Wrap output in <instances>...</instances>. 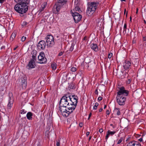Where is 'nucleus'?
<instances>
[{
  "label": "nucleus",
  "instance_id": "obj_15",
  "mask_svg": "<svg viewBox=\"0 0 146 146\" xmlns=\"http://www.w3.org/2000/svg\"><path fill=\"white\" fill-rule=\"evenodd\" d=\"M79 3L78 0H74V6L75 7V10L76 11H80V9L79 7Z\"/></svg>",
  "mask_w": 146,
  "mask_h": 146
},
{
  "label": "nucleus",
  "instance_id": "obj_47",
  "mask_svg": "<svg viewBox=\"0 0 146 146\" xmlns=\"http://www.w3.org/2000/svg\"><path fill=\"white\" fill-rule=\"evenodd\" d=\"M5 0H0V3H2L5 1Z\"/></svg>",
  "mask_w": 146,
  "mask_h": 146
},
{
  "label": "nucleus",
  "instance_id": "obj_29",
  "mask_svg": "<svg viewBox=\"0 0 146 146\" xmlns=\"http://www.w3.org/2000/svg\"><path fill=\"white\" fill-rule=\"evenodd\" d=\"M27 24V23L25 21H24L22 23V25L23 27H25Z\"/></svg>",
  "mask_w": 146,
  "mask_h": 146
},
{
  "label": "nucleus",
  "instance_id": "obj_10",
  "mask_svg": "<svg viewBox=\"0 0 146 146\" xmlns=\"http://www.w3.org/2000/svg\"><path fill=\"white\" fill-rule=\"evenodd\" d=\"M117 101L118 104L120 106H123L125 104L126 98L124 96H117L116 97Z\"/></svg>",
  "mask_w": 146,
  "mask_h": 146
},
{
  "label": "nucleus",
  "instance_id": "obj_44",
  "mask_svg": "<svg viewBox=\"0 0 146 146\" xmlns=\"http://www.w3.org/2000/svg\"><path fill=\"white\" fill-rule=\"evenodd\" d=\"M95 94L97 95H98V90L97 89L95 90Z\"/></svg>",
  "mask_w": 146,
  "mask_h": 146
},
{
  "label": "nucleus",
  "instance_id": "obj_50",
  "mask_svg": "<svg viewBox=\"0 0 146 146\" xmlns=\"http://www.w3.org/2000/svg\"><path fill=\"white\" fill-rule=\"evenodd\" d=\"M99 105V104L98 103V102H96L95 104V106H98Z\"/></svg>",
  "mask_w": 146,
  "mask_h": 146
},
{
  "label": "nucleus",
  "instance_id": "obj_64",
  "mask_svg": "<svg viewBox=\"0 0 146 146\" xmlns=\"http://www.w3.org/2000/svg\"><path fill=\"white\" fill-rule=\"evenodd\" d=\"M37 146H41L40 145H38Z\"/></svg>",
  "mask_w": 146,
  "mask_h": 146
},
{
  "label": "nucleus",
  "instance_id": "obj_57",
  "mask_svg": "<svg viewBox=\"0 0 146 146\" xmlns=\"http://www.w3.org/2000/svg\"><path fill=\"white\" fill-rule=\"evenodd\" d=\"M5 48V47H4V46H2L1 48V49H3V48Z\"/></svg>",
  "mask_w": 146,
  "mask_h": 146
},
{
  "label": "nucleus",
  "instance_id": "obj_21",
  "mask_svg": "<svg viewBox=\"0 0 146 146\" xmlns=\"http://www.w3.org/2000/svg\"><path fill=\"white\" fill-rule=\"evenodd\" d=\"M33 113L31 112H29L27 113L26 117L27 119L29 120H32V116Z\"/></svg>",
  "mask_w": 146,
  "mask_h": 146
},
{
  "label": "nucleus",
  "instance_id": "obj_4",
  "mask_svg": "<svg viewBox=\"0 0 146 146\" xmlns=\"http://www.w3.org/2000/svg\"><path fill=\"white\" fill-rule=\"evenodd\" d=\"M99 3L98 2H91L88 5L86 10V13L88 15H91L94 12Z\"/></svg>",
  "mask_w": 146,
  "mask_h": 146
},
{
  "label": "nucleus",
  "instance_id": "obj_27",
  "mask_svg": "<svg viewBox=\"0 0 146 146\" xmlns=\"http://www.w3.org/2000/svg\"><path fill=\"white\" fill-rule=\"evenodd\" d=\"M38 59L40 61V63H41V62H42V58H41L40 53L39 55L38 56Z\"/></svg>",
  "mask_w": 146,
  "mask_h": 146
},
{
  "label": "nucleus",
  "instance_id": "obj_18",
  "mask_svg": "<svg viewBox=\"0 0 146 146\" xmlns=\"http://www.w3.org/2000/svg\"><path fill=\"white\" fill-rule=\"evenodd\" d=\"M22 85L23 88H25L27 85L26 78L25 77L23 78L21 81Z\"/></svg>",
  "mask_w": 146,
  "mask_h": 146
},
{
  "label": "nucleus",
  "instance_id": "obj_3",
  "mask_svg": "<svg viewBox=\"0 0 146 146\" xmlns=\"http://www.w3.org/2000/svg\"><path fill=\"white\" fill-rule=\"evenodd\" d=\"M99 3L98 2H91L88 5L86 10V13L88 15H91L94 12Z\"/></svg>",
  "mask_w": 146,
  "mask_h": 146
},
{
  "label": "nucleus",
  "instance_id": "obj_53",
  "mask_svg": "<svg viewBox=\"0 0 146 146\" xmlns=\"http://www.w3.org/2000/svg\"><path fill=\"white\" fill-rule=\"evenodd\" d=\"M107 107V106L106 105H104V109H105Z\"/></svg>",
  "mask_w": 146,
  "mask_h": 146
},
{
  "label": "nucleus",
  "instance_id": "obj_31",
  "mask_svg": "<svg viewBox=\"0 0 146 146\" xmlns=\"http://www.w3.org/2000/svg\"><path fill=\"white\" fill-rule=\"evenodd\" d=\"M123 140V137H121L120 138V139L118 140V141L117 142V144H120L122 141Z\"/></svg>",
  "mask_w": 146,
  "mask_h": 146
},
{
  "label": "nucleus",
  "instance_id": "obj_56",
  "mask_svg": "<svg viewBox=\"0 0 146 146\" xmlns=\"http://www.w3.org/2000/svg\"><path fill=\"white\" fill-rule=\"evenodd\" d=\"M91 137H92L91 136H90V137H89V140H90L91 139Z\"/></svg>",
  "mask_w": 146,
  "mask_h": 146
},
{
  "label": "nucleus",
  "instance_id": "obj_59",
  "mask_svg": "<svg viewBox=\"0 0 146 146\" xmlns=\"http://www.w3.org/2000/svg\"><path fill=\"white\" fill-rule=\"evenodd\" d=\"M138 11V9H137V11H136V13H137Z\"/></svg>",
  "mask_w": 146,
  "mask_h": 146
},
{
  "label": "nucleus",
  "instance_id": "obj_37",
  "mask_svg": "<svg viewBox=\"0 0 146 146\" xmlns=\"http://www.w3.org/2000/svg\"><path fill=\"white\" fill-rule=\"evenodd\" d=\"M112 55V53L109 54L108 56V58H111Z\"/></svg>",
  "mask_w": 146,
  "mask_h": 146
},
{
  "label": "nucleus",
  "instance_id": "obj_26",
  "mask_svg": "<svg viewBox=\"0 0 146 146\" xmlns=\"http://www.w3.org/2000/svg\"><path fill=\"white\" fill-rule=\"evenodd\" d=\"M16 36V32H14L12 33V34L11 36V37L13 39V38H15Z\"/></svg>",
  "mask_w": 146,
  "mask_h": 146
},
{
  "label": "nucleus",
  "instance_id": "obj_16",
  "mask_svg": "<svg viewBox=\"0 0 146 146\" xmlns=\"http://www.w3.org/2000/svg\"><path fill=\"white\" fill-rule=\"evenodd\" d=\"M125 64L123 66V67L125 70H127L129 68L131 64V63L130 61H126L125 62Z\"/></svg>",
  "mask_w": 146,
  "mask_h": 146
},
{
  "label": "nucleus",
  "instance_id": "obj_20",
  "mask_svg": "<svg viewBox=\"0 0 146 146\" xmlns=\"http://www.w3.org/2000/svg\"><path fill=\"white\" fill-rule=\"evenodd\" d=\"M37 53V51L35 50H34L32 51L31 52L32 58L31 59L36 60Z\"/></svg>",
  "mask_w": 146,
  "mask_h": 146
},
{
  "label": "nucleus",
  "instance_id": "obj_63",
  "mask_svg": "<svg viewBox=\"0 0 146 146\" xmlns=\"http://www.w3.org/2000/svg\"><path fill=\"white\" fill-rule=\"evenodd\" d=\"M110 125V126H113V124H111Z\"/></svg>",
  "mask_w": 146,
  "mask_h": 146
},
{
  "label": "nucleus",
  "instance_id": "obj_23",
  "mask_svg": "<svg viewBox=\"0 0 146 146\" xmlns=\"http://www.w3.org/2000/svg\"><path fill=\"white\" fill-rule=\"evenodd\" d=\"M51 66L53 70H55L56 68V64L55 63H52L51 64Z\"/></svg>",
  "mask_w": 146,
  "mask_h": 146
},
{
  "label": "nucleus",
  "instance_id": "obj_39",
  "mask_svg": "<svg viewBox=\"0 0 146 146\" xmlns=\"http://www.w3.org/2000/svg\"><path fill=\"white\" fill-rule=\"evenodd\" d=\"M109 135L110 134H109V133H108L106 136V140L109 137Z\"/></svg>",
  "mask_w": 146,
  "mask_h": 146
},
{
  "label": "nucleus",
  "instance_id": "obj_25",
  "mask_svg": "<svg viewBox=\"0 0 146 146\" xmlns=\"http://www.w3.org/2000/svg\"><path fill=\"white\" fill-rule=\"evenodd\" d=\"M115 133L116 131H111L110 130H108V133H109V134H110V135H112Z\"/></svg>",
  "mask_w": 146,
  "mask_h": 146
},
{
  "label": "nucleus",
  "instance_id": "obj_40",
  "mask_svg": "<svg viewBox=\"0 0 146 146\" xmlns=\"http://www.w3.org/2000/svg\"><path fill=\"white\" fill-rule=\"evenodd\" d=\"M102 99V98L101 97H99L98 98V100L99 101H101Z\"/></svg>",
  "mask_w": 146,
  "mask_h": 146
},
{
  "label": "nucleus",
  "instance_id": "obj_34",
  "mask_svg": "<svg viewBox=\"0 0 146 146\" xmlns=\"http://www.w3.org/2000/svg\"><path fill=\"white\" fill-rule=\"evenodd\" d=\"M69 87L71 88L72 89H73L74 88V86L73 84H71L69 85Z\"/></svg>",
  "mask_w": 146,
  "mask_h": 146
},
{
  "label": "nucleus",
  "instance_id": "obj_62",
  "mask_svg": "<svg viewBox=\"0 0 146 146\" xmlns=\"http://www.w3.org/2000/svg\"><path fill=\"white\" fill-rule=\"evenodd\" d=\"M121 1H125V0H121Z\"/></svg>",
  "mask_w": 146,
  "mask_h": 146
},
{
  "label": "nucleus",
  "instance_id": "obj_49",
  "mask_svg": "<svg viewBox=\"0 0 146 146\" xmlns=\"http://www.w3.org/2000/svg\"><path fill=\"white\" fill-rule=\"evenodd\" d=\"M138 140L140 142L142 141H143L142 138V137L140 139H138Z\"/></svg>",
  "mask_w": 146,
  "mask_h": 146
},
{
  "label": "nucleus",
  "instance_id": "obj_46",
  "mask_svg": "<svg viewBox=\"0 0 146 146\" xmlns=\"http://www.w3.org/2000/svg\"><path fill=\"white\" fill-rule=\"evenodd\" d=\"M97 106H94L93 107V109L94 110H96L97 109Z\"/></svg>",
  "mask_w": 146,
  "mask_h": 146
},
{
  "label": "nucleus",
  "instance_id": "obj_7",
  "mask_svg": "<svg viewBox=\"0 0 146 146\" xmlns=\"http://www.w3.org/2000/svg\"><path fill=\"white\" fill-rule=\"evenodd\" d=\"M129 91L125 90L123 87H121L119 88L118 91L117 92V96H127L129 94Z\"/></svg>",
  "mask_w": 146,
  "mask_h": 146
},
{
  "label": "nucleus",
  "instance_id": "obj_33",
  "mask_svg": "<svg viewBox=\"0 0 146 146\" xmlns=\"http://www.w3.org/2000/svg\"><path fill=\"white\" fill-rule=\"evenodd\" d=\"M132 80L131 79H129L128 80L126 81V83L127 84H129L131 82Z\"/></svg>",
  "mask_w": 146,
  "mask_h": 146
},
{
  "label": "nucleus",
  "instance_id": "obj_17",
  "mask_svg": "<svg viewBox=\"0 0 146 146\" xmlns=\"http://www.w3.org/2000/svg\"><path fill=\"white\" fill-rule=\"evenodd\" d=\"M91 48L95 52H97L98 50V48L97 45L96 44H92L90 45Z\"/></svg>",
  "mask_w": 146,
  "mask_h": 146
},
{
  "label": "nucleus",
  "instance_id": "obj_48",
  "mask_svg": "<svg viewBox=\"0 0 146 146\" xmlns=\"http://www.w3.org/2000/svg\"><path fill=\"white\" fill-rule=\"evenodd\" d=\"M91 115H92V113H90L89 114V116H88V119H89L90 117L91 116Z\"/></svg>",
  "mask_w": 146,
  "mask_h": 146
},
{
  "label": "nucleus",
  "instance_id": "obj_32",
  "mask_svg": "<svg viewBox=\"0 0 146 146\" xmlns=\"http://www.w3.org/2000/svg\"><path fill=\"white\" fill-rule=\"evenodd\" d=\"M77 68L74 67H73L71 68V71L73 72H75Z\"/></svg>",
  "mask_w": 146,
  "mask_h": 146
},
{
  "label": "nucleus",
  "instance_id": "obj_14",
  "mask_svg": "<svg viewBox=\"0 0 146 146\" xmlns=\"http://www.w3.org/2000/svg\"><path fill=\"white\" fill-rule=\"evenodd\" d=\"M127 146H141V145L138 141H133L129 142Z\"/></svg>",
  "mask_w": 146,
  "mask_h": 146
},
{
  "label": "nucleus",
  "instance_id": "obj_52",
  "mask_svg": "<svg viewBox=\"0 0 146 146\" xmlns=\"http://www.w3.org/2000/svg\"><path fill=\"white\" fill-rule=\"evenodd\" d=\"M103 110V109L102 108H101L99 110V112H101Z\"/></svg>",
  "mask_w": 146,
  "mask_h": 146
},
{
  "label": "nucleus",
  "instance_id": "obj_35",
  "mask_svg": "<svg viewBox=\"0 0 146 146\" xmlns=\"http://www.w3.org/2000/svg\"><path fill=\"white\" fill-rule=\"evenodd\" d=\"M26 37L23 36L22 37L21 40L22 42H23L26 40Z\"/></svg>",
  "mask_w": 146,
  "mask_h": 146
},
{
  "label": "nucleus",
  "instance_id": "obj_9",
  "mask_svg": "<svg viewBox=\"0 0 146 146\" xmlns=\"http://www.w3.org/2000/svg\"><path fill=\"white\" fill-rule=\"evenodd\" d=\"M8 103L7 105V107L8 109H10L13 105L14 99L13 94L11 92H9L8 96Z\"/></svg>",
  "mask_w": 146,
  "mask_h": 146
},
{
  "label": "nucleus",
  "instance_id": "obj_30",
  "mask_svg": "<svg viewBox=\"0 0 146 146\" xmlns=\"http://www.w3.org/2000/svg\"><path fill=\"white\" fill-rule=\"evenodd\" d=\"M74 45L73 44H72L71 46L70 49L69 50L70 51L72 52V51L74 49Z\"/></svg>",
  "mask_w": 146,
  "mask_h": 146
},
{
  "label": "nucleus",
  "instance_id": "obj_1",
  "mask_svg": "<svg viewBox=\"0 0 146 146\" xmlns=\"http://www.w3.org/2000/svg\"><path fill=\"white\" fill-rule=\"evenodd\" d=\"M69 95L66 94L62 96L59 103V109L62 115L65 117L68 116L72 112V107L70 106L69 101Z\"/></svg>",
  "mask_w": 146,
  "mask_h": 146
},
{
  "label": "nucleus",
  "instance_id": "obj_60",
  "mask_svg": "<svg viewBox=\"0 0 146 146\" xmlns=\"http://www.w3.org/2000/svg\"><path fill=\"white\" fill-rule=\"evenodd\" d=\"M130 20L131 21V17H130Z\"/></svg>",
  "mask_w": 146,
  "mask_h": 146
},
{
  "label": "nucleus",
  "instance_id": "obj_45",
  "mask_svg": "<svg viewBox=\"0 0 146 146\" xmlns=\"http://www.w3.org/2000/svg\"><path fill=\"white\" fill-rule=\"evenodd\" d=\"M83 124L82 123H80L79 124V126L80 127H82L83 126Z\"/></svg>",
  "mask_w": 146,
  "mask_h": 146
},
{
  "label": "nucleus",
  "instance_id": "obj_2",
  "mask_svg": "<svg viewBox=\"0 0 146 146\" xmlns=\"http://www.w3.org/2000/svg\"><path fill=\"white\" fill-rule=\"evenodd\" d=\"M17 3L14 7V9L17 12L23 14L26 12L28 10L30 0H14Z\"/></svg>",
  "mask_w": 146,
  "mask_h": 146
},
{
  "label": "nucleus",
  "instance_id": "obj_24",
  "mask_svg": "<svg viewBox=\"0 0 146 146\" xmlns=\"http://www.w3.org/2000/svg\"><path fill=\"white\" fill-rule=\"evenodd\" d=\"M127 29V25L126 24H125L123 27V33L125 34L126 33V30Z\"/></svg>",
  "mask_w": 146,
  "mask_h": 146
},
{
  "label": "nucleus",
  "instance_id": "obj_19",
  "mask_svg": "<svg viewBox=\"0 0 146 146\" xmlns=\"http://www.w3.org/2000/svg\"><path fill=\"white\" fill-rule=\"evenodd\" d=\"M41 58L42 59V62H41V64H43L45 63L47 61V59L45 57V55L44 54L43 52H41L40 53Z\"/></svg>",
  "mask_w": 146,
  "mask_h": 146
},
{
  "label": "nucleus",
  "instance_id": "obj_58",
  "mask_svg": "<svg viewBox=\"0 0 146 146\" xmlns=\"http://www.w3.org/2000/svg\"><path fill=\"white\" fill-rule=\"evenodd\" d=\"M126 12V9H125L124 11V14H125Z\"/></svg>",
  "mask_w": 146,
  "mask_h": 146
},
{
  "label": "nucleus",
  "instance_id": "obj_13",
  "mask_svg": "<svg viewBox=\"0 0 146 146\" xmlns=\"http://www.w3.org/2000/svg\"><path fill=\"white\" fill-rule=\"evenodd\" d=\"M45 42L43 40L40 41L37 45V48L39 50H44L45 48Z\"/></svg>",
  "mask_w": 146,
  "mask_h": 146
},
{
  "label": "nucleus",
  "instance_id": "obj_41",
  "mask_svg": "<svg viewBox=\"0 0 146 146\" xmlns=\"http://www.w3.org/2000/svg\"><path fill=\"white\" fill-rule=\"evenodd\" d=\"M63 54V52H60V53L58 54V56H61Z\"/></svg>",
  "mask_w": 146,
  "mask_h": 146
},
{
  "label": "nucleus",
  "instance_id": "obj_8",
  "mask_svg": "<svg viewBox=\"0 0 146 146\" xmlns=\"http://www.w3.org/2000/svg\"><path fill=\"white\" fill-rule=\"evenodd\" d=\"M46 39V43L47 45L52 46L54 45V42L53 36L50 35H48L47 36Z\"/></svg>",
  "mask_w": 146,
  "mask_h": 146
},
{
  "label": "nucleus",
  "instance_id": "obj_36",
  "mask_svg": "<svg viewBox=\"0 0 146 146\" xmlns=\"http://www.w3.org/2000/svg\"><path fill=\"white\" fill-rule=\"evenodd\" d=\"M57 142L56 143V146H59L60 145V141L58 140V141H57Z\"/></svg>",
  "mask_w": 146,
  "mask_h": 146
},
{
  "label": "nucleus",
  "instance_id": "obj_5",
  "mask_svg": "<svg viewBox=\"0 0 146 146\" xmlns=\"http://www.w3.org/2000/svg\"><path fill=\"white\" fill-rule=\"evenodd\" d=\"M69 101L70 103V106L72 107V111L74 110L78 102V97L77 96L72 95L71 96L69 95Z\"/></svg>",
  "mask_w": 146,
  "mask_h": 146
},
{
  "label": "nucleus",
  "instance_id": "obj_43",
  "mask_svg": "<svg viewBox=\"0 0 146 146\" xmlns=\"http://www.w3.org/2000/svg\"><path fill=\"white\" fill-rule=\"evenodd\" d=\"M99 131L100 133L102 132L103 131V129L102 128H101V129H100L99 130Z\"/></svg>",
  "mask_w": 146,
  "mask_h": 146
},
{
  "label": "nucleus",
  "instance_id": "obj_61",
  "mask_svg": "<svg viewBox=\"0 0 146 146\" xmlns=\"http://www.w3.org/2000/svg\"><path fill=\"white\" fill-rule=\"evenodd\" d=\"M144 22L146 24V21H145V20H144Z\"/></svg>",
  "mask_w": 146,
  "mask_h": 146
},
{
  "label": "nucleus",
  "instance_id": "obj_55",
  "mask_svg": "<svg viewBox=\"0 0 146 146\" xmlns=\"http://www.w3.org/2000/svg\"><path fill=\"white\" fill-rule=\"evenodd\" d=\"M18 47V46H17L15 48H14V50H15Z\"/></svg>",
  "mask_w": 146,
  "mask_h": 146
},
{
  "label": "nucleus",
  "instance_id": "obj_12",
  "mask_svg": "<svg viewBox=\"0 0 146 146\" xmlns=\"http://www.w3.org/2000/svg\"><path fill=\"white\" fill-rule=\"evenodd\" d=\"M35 60L31 59L26 66L27 68L29 70L35 68Z\"/></svg>",
  "mask_w": 146,
  "mask_h": 146
},
{
  "label": "nucleus",
  "instance_id": "obj_51",
  "mask_svg": "<svg viewBox=\"0 0 146 146\" xmlns=\"http://www.w3.org/2000/svg\"><path fill=\"white\" fill-rule=\"evenodd\" d=\"M89 132H87L86 133V135L87 136H88V135L89 134Z\"/></svg>",
  "mask_w": 146,
  "mask_h": 146
},
{
  "label": "nucleus",
  "instance_id": "obj_54",
  "mask_svg": "<svg viewBox=\"0 0 146 146\" xmlns=\"http://www.w3.org/2000/svg\"><path fill=\"white\" fill-rule=\"evenodd\" d=\"M130 137H129L126 140V141H127L129 139H130Z\"/></svg>",
  "mask_w": 146,
  "mask_h": 146
},
{
  "label": "nucleus",
  "instance_id": "obj_28",
  "mask_svg": "<svg viewBox=\"0 0 146 146\" xmlns=\"http://www.w3.org/2000/svg\"><path fill=\"white\" fill-rule=\"evenodd\" d=\"M27 112V111L25 110L22 109L20 110V113L21 114H24Z\"/></svg>",
  "mask_w": 146,
  "mask_h": 146
},
{
  "label": "nucleus",
  "instance_id": "obj_42",
  "mask_svg": "<svg viewBox=\"0 0 146 146\" xmlns=\"http://www.w3.org/2000/svg\"><path fill=\"white\" fill-rule=\"evenodd\" d=\"M110 113V111L109 110L106 111V114L107 115H109Z\"/></svg>",
  "mask_w": 146,
  "mask_h": 146
},
{
  "label": "nucleus",
  "instance_id": "obj_6",
  "mask_svg": "<svg viewBox=\"0 0 146 146\" xmlns=\"http://www.w3.org/2000/svg\"><path fill=\"white\" fill-rule=\"evenodd\" d=\"M67 0H58V2L54 5L57 12H59L62 7L65 4H66Z\"/></svg>",
  "mask_w": 146,
  "mask_h": 146
},
{
  "label": "nucleus",
  "instance_id": "obj_38",
  "mask_svg": "<svg viewBox=\"0 0 146 146\" xmlns=\"http://www.w3.org/2000/svg\"><path fill=\"white\" fill-rule=\"evenodd\" d=\"M42 7L40 10L41 11H42L45 8V6L44 5L43 7H42Z\"/></svg>",
  "mask_w": 146,
  "mask_h": 146
},
{
  "label": "nucleus",
  "instance_id": "obj_11",
  "mask_svg": "<svg viewBox=\"0 0 146 146\" xmlns=\"http://www.w3.org/2000/svg\"><path fill=\"white\" fill-rule=\"evenodd\" d=\"M72 15L76 23H78L81 20L82 18V15L77 13H72Z\"/></svg>",
  "mask_w": 146,
  "mask_h": 146
},
{
  "label": "nucleus",
  "instance_id": "obj_22",
  "mask_svg": "<svg viewBox=\"0 0 146 146\" xmlns=\"http://www.w3.org/2000/svg\"><path fill=\"white\" fill-rule=\"evenodd\" d=\"M113 111L115 113H116L117 115H120V110L119 108H115Z\"/></svg>",
  "mask_w": 146,
  "mask_h": 146
}]
</instances>
